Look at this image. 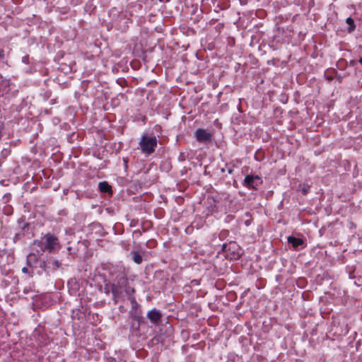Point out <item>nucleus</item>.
Returning a JSON list of instances; mask_svg holds the SVG:
<instances>
[{
	"label": "nucleus",
	"instance_id": "obj_1",
	"mask_svg": "<svg viewBox=\"0 0 362 362\" xmlns=\"http://www.w3.org/2000/svg\"><path fill=\"white\" fill-rule=\"evenodd\" d=\"M134 293V288L129 285L127 275L123 271L119 270L112 274V299L115 304L120 300L124 301L126 296L128 299Z\"/></svg>",
	"mask_w": 362,
	"mask_h": 362
},
{
	"label": "nucleus",
	"instance_id": "obj_2",
	"mask_svg": "<svg viewBox=\"0 0 362 362\" xmlns=\"http://www.w3.org/2000/svg\"><path fill=\"white\" fill-rule=\"evenodd\" d=\"M157 144L158 141L154 134L151 136L144 134L141 136L139 145L144 153L151 155L155 152Z\"/></svg>",
	"mask_w": 362,
	"mask_h": 362
},
{
	"label": "nucleus",
	"instance_id": "obj_3",
	"mask_svg": "<svg viewBox=\"0 0 362 362\" xmlns=\"http://www.w3.org/2000/svg\"><path fill=\"white\" fill-rule=\"evenodd\" d=\"M262 183V179L259 175H247L243 184L245 187L250 189L257 190L258 187Z\"/></svg>",
	"mask_w": 362,
	"mask_h": 362
},
{
	"label": "nucleus",
	"instance_id": "obj_4",
	"mask_svg": "<svg viewBox=\"0 0 362 362\" xmlns=\"http://www.w3.org/2000/svg\"><path fill=\"white\" fill-rule=\"evenodd\" d=\"M162 317V312L156 308H153L146 313V318L155 326H158L161 324Z\"/></svg>",
	"mask_w": 362,
	"mask_h": 362
},
{
	"label": "nucleus",
	"instance_id": "obj_5",
	"mask_svg": "<svg viewBox=\"0 0 362 362\" xmlns=\"http://www.w3.org/2000/svg\"><path fill=\"white\" fill-rule=\"evenodd\" d=\"M197 141L202 144H209L211 141L212 134L205 129L199 128L194 132Z\"/></svg>",
	"mask_w": 362,
	"mask_h": 362
},
{
	"label": "nucleus",
	"instance_id": "obj_6",
	"mask_svg": "<svg viewBox=\"0 0 362 362\" xmlns=\"http://www.w3.org/2000/svg\"><path fill=\"white\" fill-rule=\"evenodd\" d=\"M128 300L131 303V309L129 312V318L142 313L141 305L137 303L134 296H129Z\"/></svg>",
	"mask_w": 362,
	"mask_h": 362
},
{
	"label": "nucleus",
	"instance_id": "obj_7",
	"mask_svg": "<svg viewBox=\"0 0 362 362\" xmlns=\"http://www.w3.org/2000/svg\"><path fill=\"white\" fill-rule=\"evenodd\" d=\"M44 240V250H54L55 247L59 244L57 238L51 234L45 235Z\"/></svg>",
	"mask_w": 362,
	"mask_h": 362
},
{
	"label": "nucleus",
	"instance_id": "obj_8",
	"mask_svg": "<svg viewBox=\"0 0 362 362\" xmlns=\"http://www.w3.org/2000/svg\"><path fill=\"white\" fill-rule=\"evenodd\" d=\"M288 243L291 244L295 250H299L305 247L306 244L301 238L295 236H288Z\"/></svg>",
	"mask_w": 362,
	"mask_h": 362
},
{
	"label": "nucleus",
	"instance_id": "obj_9",
	"mask_svg": "<svg viewBox=\"0 0 362 362\" xmlns=\"http://www.w3.org/2000/svg\"><path fill=\"white\" fill-rule=\"evenodd\" d=\"M228 255H230L231 259H237L241 256L240 249L235 242H230L228 244Z\"/></svg>",
	"mask_w": 362,
	"mask_h": 362
},
{
	"label": "nucleus",
	"instance_id": "obj_10",
	"mask_svg": "<svg viewBox=\"0 0 362 362\" xmlns=\"http://www.w3.org/2000/svg\"><path fill=\"white\" fill-rule=\"evenodd\" d=\"M129 331L133 336L139 337L141 335L140 326L138 323L132 320L129 323Z\"/></svg>",
	"mask_w": 362,
	"mask_h": 362
},
{
	"label": "nucleus",
	"instance_id": "obj_11",
	"mask_svg": "<svg viewBox=\"0 0 362 362\" xmlns=\"http://www.w3.org/2000/svg\"><path fill=\"white\" fill-rule=\"evenodd\" d=\"M99 190L103 193L112 194V187L106 181L100 182L98 184Z\"/></svg>",
	"mask_w": 362,
	"mask_h": 362
},
{
	"label": "nucleus",
	"instance_id": "obj_12",
	"mask_svg": "<svg viewBox=\"0 0 362 362\" xmlns=\"http://www.w3.org/2000/svg\"><path fill=\"white\" fill-rule=\"evenodd\" d=\"M130 256L132 257V259L134 262H135L137 264H140L143 262V258L141 255L136 251H132L130 253Z\"/></svg>",
	"mask_w": 362,
	"mask_h": 362
},
{
	"label": "nucleus",
	"instance_id": "obj_13",
	"mask_svg": "<svg viewBox=\"0 0 362 362\" xmlns=\"http://www.w3.org/2000/svg\"><path fill=\"white\" fill-rule=\"evenodd\" d=\"M346 23L349 25L347 31L349 33H353L356 29V25H355L354 19L351 17H349L346 19Z\"/></svg>",
	"mask_w": 362,
	"mask_h": 362
},
{
	"label": "nucleus",
	"instance_id": "obj_14",
	"mask_svg": "<svg viewBox=\"0 0 362 362\" xmlns=\"http://www.w3.org/2000/svg\"><path fill=\"white\" fill-rule=\"evenodd\" d=\"M132 320L135 321L139 326L144 322L143 313H141L130 318Z\"/></svg>",
	"mask_w": 362,
	"mask_h": 362
},
{
	"label": "nucleus",
	"instance_id": "obj_15",
	"mask_svg": "<svg viewBox=\"0 0 362 362\" xmlns=\"http://www.w3.org/2000/svg\"><path fill=\"white\" fill-rule=\"evenodd\" d=\"M36 263L38 264V267L40 268H41L44 272L47 271V264L44 260H41V259L37 260L36 259Z\"/></svg>",
	"mask_w": 362,
	"mask_h": 362
},
{
	"label": "nucleus",
	"instance_id": "obj_16",
	"mask_svg": "<svg viewBox=\"0 0 362 362\" xmlns=\"http://www.w3.org/2000/svg\"><path fill=\"white\" fill-rule=\"evenodd\" d=\"M105 293L108 294L110 292L112 293V282H108L104 286Z\"/></svg>",
	"mask_w": 362,
	"mask_h": 362
},
{
	"label": "nucleus",
	"instance_id": "obj_17",
	"mask_svg": "<svg viewBox=\"0 0 362 362\" xmlns=\"http://www.w3.org/2000/svg\"><path fill=\"white\" fill-rule=\"evenodd\" d=\"M157 245V243L155 240L153 239H151V240H148L146 243V246L148 247V248H154Z\"/></svg>",
	"mask_w": 362,
	"mask_h": 362
},
{
	"label": "nucleus",
	"instance_id": "obj_18",
	"mask_svg": "<svg viewBox=\"0 0 362 362\" xmlns=\"http://www.w3.org/2000/svg\"><path fill=\"white\" fill-rule=\"evenodd\" d=\"M24 235L23 233V232H20V233H18L15 235V236L13 237V242L14 243H16V241L20 239L21 238H22L23 236Z\"/></svg>",
	"mask_w": 362,
	"mask_h": 362
},
{
	"label": "nucleus",
	"instance_id": "obj_19",
	"mask_svg": "<svg viewBox=\"0 0 362 362\" xmlns=\"http://www.w3.org/2000/svg\"><path fill=\"white\" fill-rule=\"evenodd\" d=\"M309 187L308 186H304L300 189V191L303 195H306L309 192Z\"/></svg>",
	"mask_w": 362,
	"mask_h": 362
},
{
	"label": "nucleus",
	"instance_id": "obj_20",
	"mask_svg": "<svg viewBox=\"0 0 362 362\" xmlns=\"http://www.w3.org/2000/svg\"><path fill=\"white\" fill-rule=\"evenodd\" d=\"M142 235V231L140 230H136L133 232V235L136 238H140Z\"/></svg>",
	"mask_w": 362,
	"mask_h": 362
},
{
	"label": "nucleus",
	"instance_id": "obj_21",
	"mask_svg": "<svg viewBox=\"0 0 362 362\" xmlns=\"http://www.w3.org/2000/svg\"><path fill=\"white\" fill-rule=\"evenodd\" d=\"M221 250L224 252H226L227 253V255L228 256V244H226V243H224L223 245H222V248H221Z\"/></svg>",
	"mask_w": 362,
	"mask_h": 362
},
{
	"label": "nucleus",
	"instance_id": "obj_22",
	"mask_svg": "<svg viewBox=\"0 0 362 362\" xmlns=\"http://www.w3.org/2000/svg\"><path fill=\"white\" fill-rule=\"evenodd\" d=\"M33 258H35V255H33V254H30L28 257V264L29 266H31L30 261L32 260Z\"/></svg>",
	"mask_w": 362,
	"mask_h": 362
},
{
	"label": "nucleus",
	"instance_id": "obj_23",
	"mask_svg": "<svg viewBox=\"0 0 362 362\" xmlns=\"http://www.w3.org/2000/svg\"><path fill=\"white\" fill-rule=\"evenodd\" d=\"M52 264L57 268L60 267L62 265L61 262L58 260L53 261Z\"/></svg>",
	"mask_w": 362,
	"mask_h": 362
},
{
	"label": "nucleus",
	"instance_id": "obj_24",
	"mask_svg": "<svg viewBox=\"0 0 362 362\" xmlns=\"http://www.w3.org/2000/svg\"><path fill=\"white\" fill-rule=\"evenodd\" d=\"M4 51L2 49H0V59H3L4 58Z\"/></svg>",
	"mask_w": 362,
	"mask_h": 362
},
{
	"label": "nucleus",
	"instance_id": "obj_25",
	"mask_svg": "<svg viewBox=\"0 0 362 362\" xmlns=\"http://www.w3.org/2000/svg\"><path fill=\"white\" fill-rule=\"evenodd\" d=\"M357 62L355 60H351L350 61V66H355L356 65Z\"/></svg>",
	"mask_w": 362,
	"mask_h": 362
},
{
	"label": "nucleus",
	"instance_id": "obj_26",
	"mask_svg": "<svg viewBox=\"0 0 362 362\" xmlns=\"http://www.w3.org/2000/svg\"><path fill=\"white\" fill-rule=\"evenodd\" d=\"M22 272H23V273H28V268H26V267H23V268L22 269Z\"/></svg>",
	"mask_w": 362,
	"mask_h": 362
},
{
	"label": "nucleus",
	"instance_id": "obj_27",
	"mask_svg": "<svg viewBox=\"0 0 362 362\" xmlns=\"http://www.w3.org/2000/svg\"><path fill=\"white\" fill-rule=\"evenodd\" d=\"M228 174H232V173H233V168H229V169L228 170Z\"/></svg>",
	"mask_w": 362,
	"mask_h": 362
},
{
	"label": "nucleus",
	"instance_id": "obj_28",
	"mask_svg": "<svg viewBox=\"0 0 362 362\" xmlns=\"http://www.w3.org/2000/svg\"><path fill=\"white\" fill-rule=\"evenodd\" d=\"M119 310L121 312H124L123 306L120 305V306L119 307Z\"/></svg>",
	"mask_w": 362,
	"mask_h": 362
},
{
	"label": "nucleus",
	"instance_id": "obj_29",
	"mask_svg": "<svg viewBox=\"0 0 362 362\" xmlns=\"http://www.w3.org/2000/svg\"><path fill=\"white\" fill-rule=\"evenodd\" d=\"M135 226V224H134V220H133V221H132V222H131L130 226H132H132Z\"/></svg>",
	"mask_w": 362,
	"mask_h": 362
},
{
	"label": "nucleus",
	"instance_id": "obj_30",
	"mask_svg": "<svg viewBox=\"0 0 362 362\" xmlns=\"http://www.w3.org/2000/svg\"><path fill=\"white\" fill-rule=\"evenodd\" d=\"M147 230L146 228H145L144 226H142V233L146 232Z\"/></svg>",
	"mask_w": 362,
	"mask_h": 362
},
{
	"label": "nucleus",
	"instance_id": "obj_31",
	"mask_svg": "<svg viewBox=\"0 0 362 362\" xmlns=\"http://www.w3.org/2000/svg\"><path fill=\"white\" fill-rule=\"evenodd\" d=\"M28 223H25L23 227V230L25 229V227H28Z\"/></svg>",
	"mask_w": 362,
	"mask_h": 362
},
{
	"label": "nucleus",
	"instance_id": "obj_32",
	"mask_svg": "<svg viewBox=\"0 0 362 362\" xmlns=\"http://www.w3.org/2000/svg\"><path fill=\"white\" fill-rule=\"evenodd\" d=\"M358 62L362 65V57L358 59Z\"/></svg>",
	"mask_w": 362,
	"mask_h": 362
},
{
	"label": "nucleus",
	"instance_id": "obj_33",
	"mask_svg": "<svg viewBox=\"0 0 362 362\" xmlns=\"http://www.w3.org/2000/svg\"><path fill=\"white\" fill-rule=\"evenodd\" d=\"M225 170H225V168H221V173H225Z\"/></svg>",
	"mask_w": 362,
	"mask_h": 362
},
{
	"label": "nucleus",
	"instance_id": "obj_34",
	"mask_svg": "<svg viewBox=\"0 0 362 362\" xmlns=\"http://www.w3.org/2000/svg\"><path fill=\"white\" fill-rule=\"evenodd\" d=\"M124 163H125L126 164L127 163V158H124Z\"/></svg>",
	"mask_w": 362,
	"mask_h": 362
},
{
	"label": "nucleus",
	"instance_id": "obj_35",
	"mask_svg": "<svg viewBox=\"0 0 362 362\" xmlns=\"http://www.w3.org/2000/svg\"><path fill=\"white\" fill-rule=\"evenodd\" d=\"M71 247H69L67 248V250H68L69 251H70V250H71Z\"/></svg>",
	"mask_w": 362,
	"mask_h": 362
},
{
	"label": "nucleus",
	"instance_id": "obj_36",
	"mask_svg": "<svg viewBox=\"0 0 362 362\" xmlns=\"http://www.w3.org/2000/svg\"><path fill=\"white\" fill-rule=\"evenodd\" d=\"M329 81L332 80V77H329L328 78Z\"/></svg>",
	"mask_w": 362,
	"mask_h": 362
},
{
	"label": "nucleus",
	"instance_id": "obj_37",
	"mask_svg": "<svg viewBox=\"0 0 362 362\" xmlns=\"http://www.w3.org/2000/svg\"><path fill=\"white\" fill-rule=\"evenodd\" d=\"M167 1H169L170 0H166Z\"/></svg>",
	"mask_w": 362,
	"mask_h": 362
}]
</instances>
